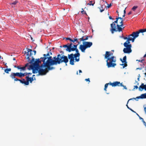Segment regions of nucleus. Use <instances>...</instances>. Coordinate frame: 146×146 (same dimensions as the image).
Instances as JSON below:
<instances>
[{"instance_id": "nucleus-1", "label": "nucleus", "mask_w": 146, "mask_h": 146, "mask_svg": "<svg viewBox=\"0 0 146 146\" xmlns=\"http://www.w3.org/2000/svg\"><path fill=\"white\" fill-rule=\"evenodd\" d=\"M44 57H41L40 59H42L43 63L40 66L41 67H45L47 68L48 70H52L55 69V68L53 67L50 66L53 65H51L49 62L50 60H54L51 56H49L50 53L48 52L46 54L43 55Z\"/></svg>"}, {"instance_id": "nucleus-2", "label": "nucleus", "mask_w": 146, "mask_h": 146, "mask_svg": "<svg viewBox=\"0 0 146 146\" xmlns=\"http://www.w3.org/2000/svg\"><path fill=\"white\" fill-rule=\"evenodd\" d=\"M53 59L54 60L51 59L49 62L51 65H57L63 62L67 65L66 63L68 62V59L67 56L64 55L61 56L60 54H58L56 57H54Z\"/></svg>"}, {"instance_id": "nucleus-3", "label": "nucleus", "mask_w": 146, "mask_h": 146, "mask_svg": "<svg viewBox=\"0 0 146 146\" xmlns=\"http://www.w3.org/2000/svg\"><path fill=\"white\" fill-rule=\"evenodd\" d=\"M106 59H107L106 65L108 68L115 67L116 65V58L115 57L112 56Z\"/></svg>"}, {"instance_id": "nucleus-4", "label": "nucleus", "mask_w": 146, "mask_h": 146, "mask_svg": "<svg viewBox=\"0 0 146 146\" xmlns=\"http://www.w3.org/2000/svg\"><path fill=\"white\" fill-rule=\"evenodd\" d=\"M27 52L25 51L26 53H27L26 58L28 60V61H30V63H33L34 62L35 59L33 56L32 52L33 51L31 49L27 48Z\"/></svg>"}, {"instance_id": "nucleus-5", "label": "nucleus", "mask_w": 146, "mask_h": 146, "mask_svg": "<svg viewBox=\"0 0 146 146\" xmlns=\"http://www.w3.org/2000/svg\"><path fill=\"white\" fill-rule=\"evenodd\" d=\"M83 44H81L80 46L79 49L82 52H84L86 49L90 48L92 45V42L85 41L83 42Z\"/></svg>"}, {"instance_id": "nucleus-6", "label": "nucleus", "mask_w": 146, "mask_h": 146, "mask_svg": "<svg viewBox=\"0 0 146 146\" xmlns=\"http://www.w3.org/2000/svg\"><path fill=\"white\" fill-rule=\"evenodd\" d=\"M120 25L117 24V29H116V25L114 24V27L110 29V31L113 34L114 33V32H117V31L120 32L122 31V26L123 25V21H121L120 22Z\"/></svg>"}, {"instance_id": "nucleus-7", "label": "nucleus", "mask_w": 146, "mask_h": 146, "mask_svg": "<svg viewBox=\"0 0 146 146\" xmlns=\"http://www.w3.org/2000/svg\"><path fill=\"white\" fill-rule=\"evenodd\" d=\"M36 61H34L33 63H30L31 64L29 66V67L28 68V69L30 70L35 68H38L39 66V63H41V62L42 61V59L40 60V59L39 58L37 59H36Z\"/></svg>"}, {"instance_id": "nucleus-8", "label": "nucleus", "mask_w": 146, "mask_h": 146, "mask_svg": "<svg viewBox=\"0 0 146 146\" xmlns=\"http://www.w3.org/2000/svg\"><path fill=\"white\" fill-rule=\"evenodd\" d=\"M144 32V31L143 29H140L138 31L136 32H133L129 36V37H132V39L133 40L132 42H133L134 41L135 39L137 37L139 36V33H142V35H144L143 33Z\"/></svg>"}, {"instance_id": "nucleus-9", "label": "nucleus", "mask_w": 146, "mask_h": 146, "mask_svg": "<svg viewBox=\"0 0 146 146\" xmlns=\"http://www.w3.org/2000/svg\"><path fill=\"white\" fill-rule=\"evenodd\" d=\"M126 48H124L123 50V51L125 53H129L131 52L132 50L131 49V45L129 44L128 46H125Z\"/></svg>"}, {"instance_id": "nucleus-10", "label": "nucleus", "mask_w": 146, "mask_h": 146, "mask_svg": "<svg viewBox=\"0 0 146 146\" xmlns=\"http://www.w3.org/2000/svg\"><path fill=\"white\" fill-rule=\"evenodd\" d=\"M47 68L44 69L42 68H40L38 70L39 74L40 75H43L46 74V73L48 72L49 70L47 68Z\"/></svg>"}, {"instance_id": "nucleus-11", "label": "nucleus", "mask_w": 146, "mask_h": 146, "mask_svg": "<svg viewBox=\"0 0 146 146\" xmlns=\"http://www.w3.org/2000/svg\"><path fill=\"white\" fill-rule=\"evenodd\" d=\"M21 72L12 73L10 75V77L15 81V78H16V76H18L21 78Z\"/></svg>"}, {"instance_id": "nucleus-12", "label": "nucleus", "mask_w": 146, "mask_h": 146, "mask_svg": "<svg viewBox=\"0 0 146 146\" xmlns=\"http://www.w3.org/2000/svg\"><path fill=\"white\" fill-rule=\"evenodd\" d=\"M68 58L70 60V64L72 65H74V57L73 56V54H70L68 55Z\"/></svg>"}, {"instance_id": "nucleus-13", "label": "nucleus", "mask_w": 146, "mask_h": 146, "mask_svg": "<svg viewBox=\"0 0 146 146\" xmlns=\"http://www.w3.org/2000/svg\"><path fill=\"white\" fill-rule=\"evenodd\" d=\"M25 78L27 80L26 81V84H27V85H29V82H30V83H32V81L34 80H35V77H29V76H26Z\"/></svg>"}, {"instance_id": "nucleus-14", "label": "nucleus", "mask_w": 146, "mask_h": 146, "mask_svg": "<svg viewBox=\"0 0 146 146\" xmlns=\"http://www.w3.org/2000/svg\"><path fill=\"white\" fill-rule=\"evenodd\" d=\"M122 84V83H121L119 82L116 81L113 82V83L110 82V85L112 86L113 87H115L117 86H122L123 85Z\"/></svg>"}, {"instance_id": "nucleus-15", "label": "nucleus", "mask_w": 146, "mask_h": 146, "mask_svg": "<svg viewBox=\"0 0 146 146\" xmlns=\"http://www.w3.org/2000/svg\"><path fill=\"white\" fill-rule=\"evenodd\" d=\"M144 98H146V93H145V94H141L140 96L137 97L136 98H132V99H130L128 100V101L129 100H131L133 99L136 100V99H144ZM128 103V102H127V103Z\"/></svg>"}, {"instance_id": "nucleus-16", "label": "nucleus", "mask_w": 146, "mask_h": 146, "mask_svg": "<svg viewBox=\"0 0 146 146\" xmlns=\"http://www.w3.org/2000/svg\"><path fill=\"white\" fill-rule=\"evenodd\" d=\"M72 44H73L72 43V42H71L70 44L68 43L67 44L63 45V47L64 48H67L66 49V51H68L69 52H70V51L69 49H70L71 46Z\"/></svg>"}, {"instance_id": "nucleus-17", "label": "nucleus", "mask_w": 146, "mask_h": 146, "mask_svg": "<svg viewBox=\"0 0 146 146\" xmlns=\"http://www.w3.org/2000/svg\"><path fill=\"white\" fill-rule=\"evenodd\" d=\"M73 56L75 58V60L76 62H78L80 60L79 57L80 54L79 53H75L74 54H73Z\"/></svg>"}, {"instance_id": "nucleus-18", "label": "nucleus", "mask_w": 146, "mask_h": 146, "mask_svg": "<svg viewBox=\"0 0 146 146\" xmlns=\"http://www.w3.org/2000/svg\"><path fill=\"white\" fill-rule=\"evenodd\" d=\"M131 40L132 41H133V40L132 39V37H129V38H128V40H127L124 43L123 45L124 46H128L129 44H130V43L129 41Z\"/></svg>"}, {"instance_id": "nucleus-19", "label": "nucleus", "mask_w": 146, "mask_h": 146, "mask_svg": "<svg viewBox=\"0 0 146 146\" xmlns=\"http://www.w3.org/2000/svg\"><path fill=\"white\" fill-rule=\"evenodd\" d=\"M113 53L110 52L106 51L105 54V55L104 58L106 59L108 57H110V56H112Z\"/></svg>"}, {"instance_id": "nucleus-20", "label": "nucleus", "mask_w": 146, "mask_h": 146, "mask_svg": "<svg viewBox=\"0 0 146 146\" xmlns=\"http://www.w3.org/2000/svg\"><path fill=\"white\" fill-rule=\"evenodd\" d=\"M139 89L140 91H142L143 89L146 91V84L144 85L143 83H142L139 87Z\"/></svg>"}, {"instance_id": "nucleus-21", "label": "nucleus", "mask_w": 146, "mask_h": 146, "mask_svg": "<svg viewBox=\"0 0 146 146\" xmlns=\"http://www.w3.org/2000/svg\"><path fill=\"white\" fill-rule=\"evenodd\" d=\"M78 45V44L76 45L73 44V46L74 47L72 48V45L71 46L70 49H69L70 51V52L71 51H75V50L76 49H77V46Z\"/></svg>"}, {"instance_id": "nucleus-22", "label": "nucleus", "mask_w": 146, "mask_h": 146, "mask_svg": "<svg viewBox=\"0 0 146 146\" xmlns=\"http://www.w3.org/2000/svg\"><path fill=\"white\" fill-rule=\"evenodd\" d=\"M84 36H82L81 38H80L79 39V40H80V41H84L85 40H87L89 36H87L86 37V38H84Z\"/></svg>"}, {"instance_id": "nucleus-23", "label": "nucleus", "mask_w": 146, "mask_h": 146, "mask_svg": "<svg viewBox=\"0 0 146 146\" xmlns=\"http://www.w3.org/2000/svg\"><path fill=\"white\" fill-rule=\"evenodd\" d=\"M33 70V73L34 74H35L37 73L38 72V68H35L33 69H32Z\"/></svg>"}, {"instance_id": "nucleus-24", "label": "nucleus", "mask_w": 146, "mask_h": 146, "mask_svg": "<svg viewBox=\"0 0 146 146\" xmlns=\"http://www.w3.org/2000/svg\"><path fill=\"white\" fill-rule=\"evenodd\" d=\"M117 22L118 21L116 20L113 22L111 24V28H112L114 27V24L115 25H116L115 23H117Z\"/></svg>"}, {"instance_id": "nucleus-25", "label": "nucleus", "mask_w": 146, "mask_h": 146, "mask_svg": "<svg viewBox=\"0 0 146 146\" xmlns=\"http://www.w3.org/2000/svg\"><path fill=\"white\" fill-rule=\"evenodd\" d=\"M11 69L10 68H6L5 70L4 71L6 73L8 74L9 73V72L11 71Z\"/></svg>"}, {"instance_id": "nucleus-26", "label": "nucleus", "mask_w": 146, "mask_h": 146, "mask_svg": "<svg viewBox=\"0 0 146 146\" xmlns=\"http://www.w3.org/2000/svg\"><path fill=\"white\" fill-rule=\"evenodd\" d=\"M18 1H15L14 2H13V3H10V5L11 6H12L13 7V5H15L17 3H18Z\"/></svg>"}, {"instance_id": "nucleus-27", "label": "nucleus", "mask_w": 146, "mask_h": 146, "mask_svg": "<svg viewBox=\"0 0 146 146\" xmlns=\"http://www.w3.org/2000/svg\"><path fill=\"white\" fill-rule=\"evenodd\" d=\"M120 65L123 66V68H124L127 66V63H123L122 64H120Z\"/></svg>"}, {"instance_id": "nucleus-28", "label": "nucleus", "mask_w": 146, "mask_h": 146, "mask_svg": "<svg viewBox=\"0 0 146 146\" xmlns=\"http://www.w3.org/2000/svg\"><path fill=\"white\" fill-rule=\"evenodd\" d=\"M110 83H107V84H105L104 88V90L105 91H106V89H107V88L108 87V85L109 84L110 85Z\"/></svg>"}, {"instance_id": "nucleus-29", "label": "nucleus", "mask_w": 146, "mask_h": 146, "mask_svg": "<svg viewBox=\"0 0 146 146\" xmlns=\"http://www.w3.org/2000/svg\"><path fill=\"white\" fill-rule=\"evenodd\" d=\"M82 11H81V13L82 14H85L86 15H87V13H86V11L83 10V8L82 9Z\"/></svg>"}, {"instance_id": "nucleus-30", "label": "nucleus", "mask_w": 146, "mask_h": 146, "mask_svg": "<svg viewBox=\"0 0 146 146\" xmlns=\"http://www.w3.org/2000/svg\"><path fill=\"white\" fill-rule=\"evenodd\" d=\"M19 81L22 84H23V83H24V82L22 81V80L19 79L17 78H15V81Z\"/></svg>"}, {"instance_id": "nucleus-31", "label": "nucleus", "mask_w": 146, "mask_h": 146, "mask_svg": "<svg viewBox=\"0 0 146 146\" xmlns=\"http://www.w3.org/2000/svg\"><path fill=\"white\" fill-rule=\"evenodd\" d=\"M119 19H120V20H121V21H123V19L122 18H121V17H116V20L117 21H118V20Z\"/></svg>"}, {"instance_id": "nucleus-32", "label": "nucleus", "mask_w": 146, "mask_h": 146, "mask_svg": "<svg viewBox=\"0 0 146 146\" xmlns=\"http://www.w3.org/2000/svg\"><path fill=\"white\" fill-rule=\"evenodd\" d=\"M74 42H75V41L77 42L78 43V44H80V42H81V41H80V40L79 41H78V39L76 38H74Z\"/></svg>"}, {"instance_id": "nucleus-33", "label": "nucleus", "mask_w": 146, "mask_h": 146, "mask_svg": "<svg viewBox=\"0 0 146 146\" xmlns=\"http://www.w3.org/2000/svg\"><path fill=\"white\" fill-rule=\"evenodd\" d=\"M138 7L137 6H134L132 8V10L135 11Z\"/></svg>"}, {"instance_id": "nucleus-34", "label": "nucleus", "mask_w": 146, "mask_h": 146, "mask_svg": "<svg viewBox=\"0 0 146 146\" xmlns=\"http://www.w3.org/2000/svg\"><path fill=\"white\" fill-rule=\"evenodd\" d=\"M92 1H90V2L89 3H88L87 4V5H92L93 6L94 5V4L95 3V2H94V3H92Z\"/></svg>"}, {"instance_id": "nucleus-35", "label": "nucleus", "mask_w": 146, "mask_h": 146, "mask_svg": "<svg viewBox=\"0 0 146 146\" xmlns=\"http://www.w3.org/2000/svg\"><path fill=\"white\" fill-rule=\"evenodd\" d=\"M29 63H27V64L25 65V66L26 67H28V66L29 67H28V68L29 67V66L30 65H29V64L30 63V61H29Z\"/></svg>"}, {"instance_id": "nucleus-36", "label": "nucleus", "mask_w": 146, "mask_h": 146, "mask_svg": "<svg viewBox=\"0 0 146 146\" xmlns=\"http://www.w3.org/2000/svg\"><path fill=\"white\" fill-rule=\"evenodd\" d=\"M120 60L123 64L124 63H127V61H125V60H123L121 58H120Z\"/></svg>"}, {"instance_id": "nucleus-37", "label": "nucleus", "mask_w": 146, "mask_h": 146, "mask_svg": "<svg viewBox=\"0 0 146 146\" xmlns=\"http://www.w3.org/2000/svg\"><path fill=\"white\" fill-rule=\"evenodd\" d=\"M22 81L24 82V83H23V84H24L26 85H27V84H26V81H25V79H22Z\"/></svg>"}, {"instance_id": "nucleus-38", "label": "nucleus", "mask_w": 146, "mask_h": 146, "mask_svg": "<svg viewBox=\"0 0 146 146\" xmlns=\"http://www.w3.org/2000/svg\"><path fill=\"white\" fill-rule=\"evenodd\" d=\"M102 7H101L100 8V11L101 12H102L103 11H104V9H102Z\"/></svg>"}, {"instance_id": "nucleus-39", "label": "nucleus", "mask_w": 146, "mask_h": 146, "mask_svg": "<svg viewBox=\"0 0 146 146\" xmlns=\"http://www.w3.org/2000/svg\"><path fill=\"white\" fill-rule=\"evenodd\" d=\"M21 78L24 76H25V73H22L21 72Z\"/></svg>"}, {"instance_id": "nucleus-40", "label": "nucleus", "mask_w": 146, "mask_h": 146, "mask_svg": "<svg viewBox=\"0 0 146 146\" xmlns=\"http://www.w3.org/2000/svg\"><path fill=\"white\" fill-rule=\"evenodd\" d=\"M25 68L26 67L25 66L23 67H21L20 69L22 70H25Z\"/></svg>"}, {"instance_id": "nucleus-41", "label": "nucleus", "mask_w": 146, "mask_h": 146, "mask_svg": "<svg viewBox=\"0 0 146 146\" xmlns=\"http://www.w3.org/2000/svg\"><path fill=\"white\" fill-rule=\"evenodd\" d=\"M126 9V8H125V9L124 10V11H123L124 15L122 16V17H124L125 16V14L126 13V11H125Z\"/></svg>"}, {"instance_id": "nucleus-42", "label": "nucleus", "mask_w": 146, "mask_h": 146, "mask_svg": "<svg viewBox=\"0 0 146 146\" xmlns=\"http://www.w3.org/2000/svg\"><path fill=\"white\" fill-rule=\"evenodd\" d=\"M123 60H125V61H126V56H124L123 57Z\"/></svg>"}, {"instance_id": "nucleus-43", "label": "nucleus", "mask_w": 146, "mask_h": 146, "mask_svg": "<svg viewBox=\"0 0 146 146\" xmlns=\"http://www.w3.org/2000/svg\"><path fill=\"white\" fill-rule=\"evenodd\" d=\"M66 39V40H69L70 41L71 40H72V39L70 38L67 37L64 38Z\"/></svg>"}, {"instance_id": "nucleus-44", "label": "nucleus", "mask_w": 146, "mask_h": 146, "mask_svg": "<svg viewBox=\"0 0 146 146\" xmlns=\"http://www.w3.org/2000/svg\"><path fill=\"white\" fill-rule=\"evenodd\" d=\"M144 59H142V60H136V61H138L139 62H142V61H144Z\"/></svg>"}, {"instance_id": "nucleus-45", "label": "nucleus", "mask_w": 146, "mask_h": 146, "mask_svg": "<svg viewBox=\"0 0 146 146\" xmlns=\"http://www.w3.org/2000/svg\"><path fill=\"white\" fill-rule=\"evenodd\" d=\"M134 87L133 89H135V88L137 89L138 88V87L137 86H134Z\"/></svg>"}, {"instance_id": "nucleus-46", "label": "nucleus", "mask_w": 146, "mask_h": 146, "mask_svg": "<svg viewBox=\"0 0 146 146\" xmlns=\"http://www.w3.org/2000/svg\"><path fill=\"white\" fill-rule=\"evenodd\" d=\"M75 51H76V53H79V52L78 50V49L77 48L75 50Z\"/></svg>"}, {"instance_id": "nucleus-47", "label": "nucleus", "mask_w": 146, "mask_h": 146, "mask_svg": "<svg viewBox=\"0 0 146 146\" xmlns=\"http://www.w3.org/2000/svg\"><path fill=\"white\" fill-rule=\"evenodd\" d=\"M32 73H28V75L27 76H29V77L30 76L32 75Z\"/></svg>"}, {"instance_id": "nucleus-48", "label": "nucleus", "mask_w": 146, "mask_h": 146, "mask_svg": "<svg viewBox=\"0 0 146 146\" xmlns=\"http://www.w3.org/2000/svg\"><path fill=\"white\" fill-rule=\"evenodd\" d=\"M85 80L86 81H88L89 82H90V79L89 78H88V79H85Z\"/></svg>"}, {"instance_id": "nucleus-49", "label": "nucleus", "mask_w": 146, "mask_h": 146, "mask_svg": "<svg viewBox=\"0 0 146 146\" xmlns=\"http://www.w3.org/2000/svg\"><path fill=\"white\" fill-rule=\"evenodd\" d=\"M21 67L20 66H17V68L18 69H20Z\"/></svg>"}, {"instance_id": "nucleus-50", "label": "nucleus", "mask_w": 146, "mask_h": 146, "mask_svg": "<svg viewBox=\"0 0 146 146\" xmlns=\"http://www.w3.org/2000/svg\"><path fill=\"white\" fill-rule=\"evenodd\" d=\"M144 110L145 111V113L146 114V106L145 107L144 106Z\"/></svg>"}, {"instance_id": "nucleus-51", "label": "nucleus", "mask_w": 146, "mask_h": 146, "mask_svg": "<svg viewBox=\"0 0 146 146\" xmlns=\"http://www.w3.org/2000/svg\"><path fill=\"white\" fill-rule=\"evenodd\" d=\"M111 6V3H110L108 6V8H109Z\"/></svg>"}, {"instance_id": "nucleus-52", "label": "nucleus", "mask_w": 146, "mask_h": 146, "mask_svg": "<svg viewBox=\"0 0 146 146\" xmlns=\"http://www.w3.org/2000/svg\"><path fill=\"white\" fill-rule=\"evenodd\" d=\"M142 121H143V123L144 124V125H146V123L145 121L144 120H143Z\"/></svg>"}, {"instance_id": "nucleus-53", "label": "nucleus", "mask_w": 146, "mask_h": 146, "mask_svg": "<svg viewBox=\"0 0 146 146\" xmlns=\"http://www.w3.org/2000/svg\"><path fill=\"white\" fill-rule=\"evenodd\" d=\"M122 87H123L125 89H127V88L126 87V86H125L123 85Z\"/></svg>"}, {"instance_id": "nucleus-54", "label": "nucleus", "mask_w": 146, "mask_h": 146, "mask_svg": "<svg viewBox=\"0 0 146 146\" xmlns=\"http://www.w3.org/2000/svg\"><path fill=\"white\" fill-rule=\"evenodd\" d=\"M131 13H132V12L131 11H130L128 13V15H129L131 14Z\"/></svg>"}, {"instance_id": "nucleus-55", "label": "nucleus", "mask_w": 146, "mask_h": 146, "mask_svg": "<svg viewBox=\"0 0 146 146\" xmlns=\"http://www.w3.org/2000/svg\"><path fill=\"white\" fill-rule=\"evenodd\" d=\"M142 69V67L138 68H136V70L139 69V70H141Z\"/></svg>"}, {"instance_id": "nucleus-56", "label": "nucleus", "mask_w": 146, "mask_h": 146, "mask_svg": "<svg viewBox=\"0 0 146 146\" xmlns=\"http://www.w3.org/2000/svg\"><path fill=\"white\" fill-rule=\"evenodd\" d=\"M33 52H34V55H35L36 54V51L35 50H33Z\"/></svg>"}, {"instance_id": "nucleus-57", "label": "nucleus", "mask_w": 146, "mask_h": 146, "mask_svg": "<svg viewBox=\"0 0 146 146\" xmlns=\"http://www.w3.org/2000/svg\"><path fill=\"white\" fill-rule=\"evenodd\" d=\"M141 67H144V64L143 63L141 65Z\"/></svg>"}, {"instance_id": "nucleus-58", "label": "nucleus", "mask_w": 146, "mask_h": 146, "mask_svg": "<svg viewBox=\"0 0 146 146\" xmlns=\"http://www.w3.org/2000/svg\"><path fill=\"white\" fill-rule=\"evenodd\" d=\"M109 18L110 19H113V18L111 16L109 17Z\"/></svg>"}, {"instance_id": "nucleus-59", "label": "nucleus", "mask_w": 146, "mask_h": 146, "mask_svg": "<svg viewBox=\"0 0 146 146\" xmlns=\"http://www.w3.org/2000/svg\"><path fill=\"white\" fill-rule=\"evenodd\" d=\"M139 118L140 119H141L142 121L144 120L142 118L140 117V116H139Z\"/></svg>"}, {"instance_id": "nucleus-60", "label": "nucleus", "mask_w": 146, "mask_h": 146, "mask_svg": "<svg viewBox=\"0 0 146 146\" xmlns=\"http://www.w3.org/2000/svg\"><path fill=\"white\" fill-rule=\"evenodd\" d=\"M74 40H73V39H72V40H71L70 41L72 42H74V43L75 44V43H74Z\"/></svg>"}, {"instance_id": "nucleus-61", "label": "nucleus", "mask_w": 146, "mask_h": 146, "mask_svg": "<svg viewBox=\"0 0 146 146\" xmlns=\"http://www.w3.org/2000/svg\"><path fill=\"white\" fill-rule=\"evenodd\" d=\"M123 38H124V39H127L128 40V38L127 37H124Z\"/></svg>"}, {"instance_id": "nucleus-62", "label": "nucleus", "mask_w": 146, "mask_h": 146, "mask_svg": "<svg viewBox=\"0 0 146 146\" xmlns=\"http://www.w3.org/2000/svg\"><path fill=\"white\" fill-rule=\"evenodd\" d=\"M79 72L80 73H81L82 72V70H79Z\"/></svg>"}, {"instance_id": "nucleus-63", "label": "nucleus", "mask_w": 146, "mask_h": 146, "mask_svg": "<svg viewBox=\"0 0 146 146\" xmlns=\"http://www.w3.org/2000/svg\"><path fill=\"white\" fill-rule=\"evenodd\" d=\"M143 31H144V32H146V29H143Z\"/></svg>"}, {"instance_id": "nucleus-64", "label": "nucleus", "mask_w": 146, "mask_h": 146, "mask_svg": "<svg viewBox=\"0 0 146 146\" xmlns=\"http://www.w3.org/2000/svg\"><path fill=\"white\" fill-rule=\"evenodd\" d=\"M146 57V53L145 54V55L143 56V57L145 58Z\"/></svg>"}]
</instances>
